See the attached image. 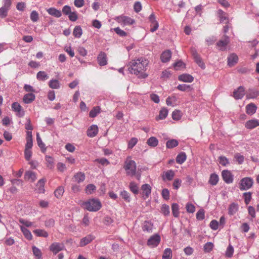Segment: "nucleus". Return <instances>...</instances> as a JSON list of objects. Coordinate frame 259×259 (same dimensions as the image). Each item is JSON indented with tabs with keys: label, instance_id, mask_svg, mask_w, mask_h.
<instances>
[{
	"label": "nucleus",
	"instance_id": "obj_1",
	"mask_svg": "<svg viewBox=\"0 0 259 259\" xmlns=\"http://www.w3.org/2000/svg\"><path fill=\"white\" fill-rule=\"evenodd\" d=\"M148 64V61L141 57L131 61L127 65L128 70L136 75L138 78H145L148 74L145 72Z\"/></svg>",
	"mask_w": 259,
	"mask_h": 259
},
{
	"label": "nucleus",
	"instance_id": "obj_2",
	"mask_svg": "<svg viewBox=\"0 0 259 259\" xmlns=\"http://www.w3.org/2000/svg\"><path fill=\"white\" fill-rule=\"evenodd\" d=\"M82 206L89 211H97L102 207V204L98 199L93 198L83 202Z\"/></svg>",
	"mask_w": 259,
	"mask_h": 259
},
{
	"label": "nucleus",
	"instance_id": "obj_3",
	"mask_svg": "<svg viewBox=\"0 0 259 259\" xmlns=\"http://www.w3.org/2000/svg\"><path fill=\"white\" fill-rule=\"evenodd\" d=\"M124 168L127 175L134 176L136 171V164L130 157H127L125 161Z\"/></svg>",
	"mask_w": 259,
	"mask_h": 259
},
{
	"label": "nucleus",
	"instance_id": "obj_4",
	"mask_svg": "<svg viewBox=\"0 0 259 259\" xmlns=\"http://www.w3.org/2000/svg\"><path fill=\"white\" fill-rule=\"evenodd\" d=\"M253 184V179L250 177H245L240 180L239 188L242 191L247 190L251 188Z\"/></svg>",
	"mask_w": 259,
	"mask_h": 259
},
{
	"label": "nucleus",
	"instance_id": "obj_5",
	"mask_svg": "<svg viewBox=\"0 0 259 259\" xmlns=\"http://www.w3.org/2000/svg\"><path fill=\"white\" fill-rule=\"evenodd\" d=\"M11 5V0H4L3 6L0 8V17L1 18H4L7 16Z\"/></svg>",
	"mask_w": 259,
	"mask_h": 259
},
{
	"label": "nucleus",
	"instance_id": "obj_6",
	"mask_svg": "<svg viewBox=\"0 0 259 259\" xmlns=\"http://www.w3.org/2000/svg\"><path fill=\"white\" fill-rule=\"evenodd\" d=\"M160 240L161 238L160 236L158 234H154L149 238L147 244L150 247H155L159 244Z\"/></svg>",
	"mask_w": 259,
	"mask_h": 259
},
{
	"label": "nucleus",
	"instance_id": "obj_7",
	"mask_svg": "<svg viewBox=\"0 0 259 259\" xmlns=\"http://www.w3.org/2000/svg\"><path fill=\"white\" fill-rule=\"evenodd\" d=\"M115 20L118 23L123 26L133 24L135 22L134 20L130 17L125 16H120L117 17Z\"/></svg>",
	"mask_w": 259,
	"mask_h": 259
},
{
	"label": "nucleus",
	"instance_id": "obj_8",
	"mask_svg": "<svg viewBox=\"0 0 259 259\" xmlns=\"http://www.w3.org/2000/svg\"><path fill=\"white\" fill-rule=\"evenodd\" d=\"M222 176L223 180L227 184L233 183L234 178L231 172L227 169L224 170L222 172Z\"/></svg>",
	"mask_w": 259,
	"mask_h": 259
},
{
	"label": "nucleus",
	"instance_id": "obj_9",
	"mask_svg": "<svg viewBox=\"0 0 259 259\" xmlns=\"http://www.w3.org/2000/svg\"><path fill=\"white\" fill-rule=\"evenodd\" d=\"M64 248V245L62 243L54 242L50 246V250L54 254H56L59 251L63 250Z\"/></svg>",
	"mask_w": 259,
	"mask_h": 259
},
{
	"label": "nucleus",
	"instance_id": "obj_10",
	"mask_svg": "<svg viewBox=\"0 0 259 259\" xmlns=\"http://www.w3.org/2000/svg\"><path fill=\"white\" fill-rule=\"evenodd\" d=\"M244 95L245 90L242 86H240L237 90L233 92V97L236 100L242 99Z\"/></svg>",
	"mask_w": 259,
	"mask_h": 259
},
{
	"label": "nucleus",
	"instance_id": "obj_11",
	"mask_svg": "<svg viewBox=\"0 0 259 259\" xmlns=\"http://www.w3.org/2000/svg\"><path fill=\"white\" fill-rule=\"evenodd\" d=\"M229 42V37L225 35L223 39L220 40L217 43L218 49L221 51L226 50V46Z\"/></svg>",
	"mask_w": 259,
	"mask_h": 259
},
{
	"label": "nucleus",
	"instance_id": "obj_12",
	"mask_svg": "<svg viewBox=\"0 0 259 259\" xmlns=\"http://www.w3.org/2000/svg\"><path fill=\"white\" fill-rule=\"evenodd\" d=\"M258 126H259V120L256 119L249 120L245 124V127L249 130H252Z\"/></svg>",
	"mask_w": 259,
	"mask_h": 259
},
{
	"label": "nucleus",
	"instance_id": "obj_13",
	"mask_svg": "<svg viewBox=\"0 0 259 259\" xmlns=\"http://www.w3.org/2000/svg\"><path fill=\"white\" fill-rule=\"evenodd\" d=\"M107 55L106 53L101 52L97 57V61L99 65L102 66L107 64Z\"/></svg>",
	"mask_w": 259,
	"mask_h": 259
},
{
	"label": "nucleus",
	"instance_id": "obj_14",
	"mask_svg": "<svg viewBox=\"0 0 259 259\" xmlns=\"http://www.w3.org/2000/svg\"><path fill=\"white\" fill-rule=\"evenodd\" d=\"M94 239L95 237L93 235H88L85 237L81 239L79 242V246L81 247L84 246L91 243Z\"/></svg>",
	"mask_w": 259,
	"mask_h": 259
},
{
	"label": "nucleus",
	"instance_id": "obj_15",
	"mask_svg": "<svg viewBox=\"0 0 259 259\" xmlns=\"http://www.w3.org/2000/svg\"><path fill=\"white\" fill-rule=\"evenodd\" d=\"M98 127L96 125H92L90 126L87 131V135L89 137H95L98 133Z\"/></svg>",
	"mask_w": 259,
	"mask_h": 259
},
{
	"label": "nucleus",
	"instance_id": "obj_16",
	"mask_svg": "<svg viewBox=\"0 0 259 259\" xmlns=\"http://www.w3.org/2000/svg\"><path fill=\"white\" fill-rule=\"evenodd\" d=\"M238 61L237 55L234 53L230 54L228 57V65L230 67L234 66Z\"/></svg>",
	"mask_w": 259,
	"mask_h": 259
},
{
	"label": "nucleus",
	"instance_id": "obj_17",
	"mask_svg": "<svg viewBox=\"0 0 259 259\" xmlns=\"http://www.w3.org/2000/svg\"><path fill=\"white\" fill-rule=\"evenodd\" d=\"M175 176V172L174 170L170 169L163 172L161 177L163 181L168 180L171 181L173 179Z\"/></svg>",
	"mask_w": 259,
	"mask_h": 259
},
{
	"label": "nucleus",
	"instance_id": "obj_18",
	"mask_svg": "<svg viewBox=\"0 0 259 259\" xmlns=\"http://www.w3.org/2000/svg\"><path fill=\"white\" fill-rule=\"evenodd\" d=\"M142 193L144 196H145V199L148 198L151 193V187L150 185L148 184H144L141 187Z\"/></svg>",
	"mask_w": 259,
	"mask_h": 259
},
{
	"label": "nucleus",
	"instance_id": "obj_19",
	"mask_svg": "<svg viewBox=\"0 0 259 259\" xmlns=\"http://www.w3.org/2000/svg\"><path fill=\"white\" fill-rule=\"evenodd\" d=\"M12 108L13 110L17 112V115L19 116H23L24 113L22 112V107L17 102H14L12 105Z\"/></svg>",
	"mask_w": 259,
	"mask_h": 259
},
{
	"label": "nucleus",
	"instance_id": "obj_20",
	"mask_svg": "<svg viewBox=\"0 0 259 259\" xmlns=\"http://www.w3.org/2000/svg\"><path fill=\"white\" fill-rule=\"evenodd\" d=\"M246 112L248 115L254 114L256 111L257 107L254 103H250L246 106Z\"/></svg>",
	"mask_w": 259,
	"mask_h": 259
},
{
	"label": "nucleus",
	"instance_id": "obj_21",
	"mask_svg": "<svg viewBox=\"0 0 259 259\" xmlns=\"http://www.w3.org/2000/svg\"><path fill=\"white\" fill-rule=\"evenodd\" d=\"M178 79L183 82H192L194 80V78L190 74H183L179 76Z\"/></svg>",
	"mask_w": 259,
	"mask_h": 259
},
{
	"label": "nucleus",
	"instance_id": "obj_22",
	"mask_svg": "<svg viewBox=\"0 0 259 259\" xmlns=\"http://www.w3.org/2000/svg\"><path fill=\"white\" fill-rule=\"evenodd\" d=\"M20 228L24 236L27 240H31L32 239V235L28 229L22 225L20 226Z\"/></svg>",
	"mask_w": 259,
	"mask_h": 259
},
{
	"label": "nucleus",
	"instance_id": "obj_23",
	"mask_svg": "<svg viewBox=\"0 0 259 259\" xmlns=\"http://www.w3.org/2000/svg\"><path fill=\"white\" fill-rule=\"evenodd\" d=\"M85 176L84 173L81 172H78L73 176V181L77 183H80L84 181Z\"/></svg>",
	"mask_w": 259,
	"mask_h": 259
},
{
	"label": "nucleus",
	"instance_id": "obj_24",
	"mask_svg": "<svg viewBox=\"0 0 259 259\" xmlns=\"http://www.w3.org/2000/svg\"><path fill=\"white\" fill-rule=\"evenodd\" d=\"M192 54L194 58L195 59V61L196 63L202 68L204 69L205 67V64L202 61L200 57L197 54V53L195 51L192 52Z\"/></svg>",
	"mask_w": 259,
	"mask_h": 259
},
{
	"label": "nucleus",
	"instance_id": "obj_25",
	"mask_svg": "<svg viewBox=\"0 0 259 259\" xmlns=\"http://www.w3.org/2000/svg\"><path fill=\"white\" fill-rule=\"evenodd\" d=\"M24 178L27 181L33 182L36 179V176L35 172L32 171H27L25 174Z\"/></svg>",
	"mask_w": 259,
	"mask_h": 259
},
{
	"label": "nucleus",
	"instance_id": "obj_26",
	"mask_svg": "<svg viewBox=\"0 0 259 259\" xmlns=\"http://www.w3.org/2000/svg\"><path fill=\"white\" fill-rule=\"evenodd\" d=\"M171 57V52L169 50H166L163 52L161 55V60L162 62H167L169 61Z\"/></svg>",
	"mask_w": 259,
	"mask_h": 259
},
{
	"label": "nucleus",
	"instance_id": "obj_27",
	"mask_svg": "<svg viewBox=\"0 0 259 259\" xmlns=\"http://www.w3.org/2000/svg\"><path fill=\"white\" fill-rule=\"evenodd\" d=\"M238 205L235 203H232L228 207V213L230 215L235 214L238 210Z\"/></svg>",
	"mask_w": 259,
	"mask_h": 259
},
{
	"label": "nucleus",
	"instance_id": "obj_28",
	"mask_svg": "<svg viewBox=\"0 0 259 259\" xmlns=\"http://www.w3.org/2000/svg\"><path fill=\"white\" fill-rule=\"evenodd\" d=\"M218 14L221 23L225 22L226 24L228 23V18L227 16V14L225 12L222 10H219L218 12Z\"/></svg>",
	"mask_w": 259,
	"mask_h": 259
},
{
	"label": "nucleus",
	"instance_id": "obj_29",
	"mask_svg": "<svg viewBox=\"0 0 259 259\" xmlns=\"http://www.w3.org/2000/svg\"><path fill=\"white\" fill-rule=\"evenodd\" d=\"M168 115V110L166 108L163 107L159 111V115L156 117V120H162L165 119Z\"/></svg>",
	"mask_w": 259,
	"mask_h": 259
},
{
	"label": "nucleus",
	"instance_id": "obj_30",
	"mask_svg": "<svg viewBox=\"0 0 259 259\" xmlns=\"http://www.w3.org/2000/svg\"><path fill=\"white\" fill-rule=\"evenodd\" d=\"M35 99V96L33 93L26 94L23 99L24 102L26 104H29L33 102Z\"/></svg>",
	"mask_w": 259,
	"mask_h": 259
},
{
	"label": "nucleus",
	"instance_id": "obj_31",
	"mask_svg": "<svg viewBox=\"0 0 259 259\" xmlns=\"http://www.w3.org/2000/svg\"><path fill=\"white\" fill-rule=\"evenodd\" d=\"M259 95V92L257 90L249 89L246 94L247 99H253L256 98Z\"/></svg>",
	"mask_w": 259,
	"mask_h": 259
},
{
	"label": "nucleus",
	"instance_id": "obj_32",
	"mask_svg": "<svg viewBox=\"0 0 259 259\" xmlns=\"http://www.w3.org/2000/svg\"><path fill=\"white\" fill-rule=\"evenodd\" d=\"M45 182L46 180L44 179H41L38 181L36 185L38 193H44L45 192L44 186Z\"/></svg>",
	"mask_w": 259,
	"mask_h": 259
},
{
	"label": "nucleus",
	"instance_id": "obj_33",
	"mask_svg": "<svg viewBox=\"0 0 259 259\" xmlns=\"http://www.w3.org/2000/svg\"><path fill=\"white\" fill-rule=\"evenodd\" d=\"M219 178L218 175L212 174L210 175L208 183L212 186L216 185L219 182Z\"/></svg>",
	"mask_w": 259,
	"mask_h": 259
},
{
	"label": "nucleus",
	"instance_id": "obj_34",
	"mask_svg": "<svg viewBox=\"0 0 259 259\" xmlns=\"http://www.w3.org/2000/svg\"><path fill=\"white\" fill-rule=\"evenodd\" d=\"M47 12L50 15L54 16L57 18H59L62 15L61 11L54 8H49L47 10Z\"/></svg>",
	"mask_w": 259,
	"mask_h": 259
},
{
	"label": "nucleus",
	"instance_id": "obj_35",
	"mask_svg": "<svg viewBox=\"0 0 259 259\" xmlns=\"http://www.w3.org/2000/svg\"><path fill=\"white\" fill-rule=\"evenodd\" d=\"M33 232L37 237L46 238L48 237L49 235L48 232L43 229H36L34 230Z\"/></svg>",
	"mask_w": 259,
	"mask_h": 259
},
{
	"label": "nucleus",
	"instance_id": "obj_36",
	"mask_svg": "<svg viewBox=\"0 0 259 259\" xmlns=\"http://www.w3.org/2000/svg\"><path fill=\"white\" fill-rule=\"evenodd\" d=\"M177 99L175 96H169L166 100V104L172 107L177 105Z\"/></svg>",
	"mask_w": 259,
	"mask_h": 259
},
{
	"label": "nucleus",
	"instance_id": "obj_37",
	"mask_svg": "<svg viewBox=\"0 0 259 259\" xmlns=\"http://www.w3.org/2000/svg\"><path fill=\"white\" fill-rule=\"evenodd\" d=\"M187 155L184 152H181L176 157V162L179 164L183 163L186 160Z\"/></svg>",
	"mask_w": 259,
	"mask_h": 259
},
{
	"label": "nucleus",
	"instance_id": "obj_38",
	"mask_svg": "<svg viewBox=\"0 0 259 259\" xmlns=\"http://www.w3.org/2000/svg\"><path fill=\"white\" fill-rule=\"evenodd\" d=\"M82 34V30L80 26H76L74 27L73 31V35L75 37L80 38Z\"/></svg>",
	"mask_w": 259,
	"mask_h": 259
},
{
	"label": "nucleus",
	"instance_id": "obj_39",
	"mask_svg": "<svg viewBox=\"0 0 259 259\" xmlns=\"http://www.w3.org/2000/svg\"><path fill=\"white\" fill-rule=\"evenodd\" d=\"M36 78L39 80L44 81L49 78V76L45 71H40L37 73Z\"/></svg>",
	"mask_w": 259,
	"mask_h": 259
},
{
	"label": "nucleus",
	"instance_id": "obj_40",
	"mask_svg": "<svg viewBox=\"0 0 259 259\" xmlns=\"http://www.w3.org/2000/svg\"><path fill=\"white\" fill-rule=\"evenodd\" d=\"M183 113L179 110H175L172 113V118L174 120H179L181 119Z\"/></svg>",
	"mask_w": 259,
	"mask_h": 259
},
{
	"label": "nucleus",
	"instance_id": "obj_41",
	"mask_svg": "<svg viewBox=\"0 0 259 259\" xmlns=\"http://www.w3.org/2000/svg\"><path fill=\"white\" fill-rule=\"evenodd\" d=\"M179 144V142L177 140L172 139L167 141L166 147L167 148L171 149L177 147Z\"/></svg>",
	"mask_w": 259,
	"mask_h": 259
},
{
	"label": "nucleus",
	"instance_id": "obj_42",
	"mask_svg": "<svg viewBox=\"0 0 259 259\" xmlns=\"http://www.w3.org/2000/svg\"><path fill=\"white\" fill-rule=\"evenodd\" d=\"M36 141L37 145L39 146V147L41 149V150L42 152L46 151V148L45 147V144L42 141V140L39 136V134L38 133L36 134Z\"/></svg>",
	"mask_w": 259,
	"mask_h": 259
},
{
	"label": "nucleus",
	"instance_id": "obj_43",
	"mask_svg": "<svg viewBox=\"0 0 259 259\" xmlns=\"http://www.w3.org/2000/svg\"><path fill=\"white\" fill-rule=\"evenodd\" d=\"M172 256V251L170 248H166L162 255V259H171Z\"/></svg>",
	"mask_w": 259,
	"mask_h": 259
},
{
	"label": "nucleus",
	"instance_id": "obj_44",
	"mask_svg": "<svg viewBox=\"0 0 259 259\" xmlns=\"http://www.w3.org/2000/svg\"><path fill=\"white\" fill-rule=\"evenodd\" d=\"M100 111L101 108L99 106L94 107L90 112L89 116L90 117H95Z\"/></svg>",
	"mask_w": 259,
	"mask_h": 259
},
{
	"label": "nucleus",
	"instance_id": "obj_45",
	"mask_svg": "<svg viewBox=\"0 0 259 259\" xmlns=\"http://www.w3.org/2000/svg\"><path fill=\"white\" fill-rule=\"evenodd\" d=\"M147 144L151 147H156L158 144V141L156 138L151 137L148 139Z\"/></svg>",
	"mask_w": 259,
	"mask_h": 259
},
{
	"label": "nucleus",
	"instance_id": "obj_46",
	"mask_svg": "<svg viewBox=\"0 0 259 259\" xmlns=\"http://www.w3.org/2000/svg\"><path fill=\"white\" fill-rule=\"evenodd\" d=\"M218 161L219 163L224 166H226L227 165L229 164V161L228 159L224 156H221L219 157Z\"/></svg>",
	"mask_w": 259,
	"mask_h": 259
},
{
	"label": "nucleus",
	"instance_id": "obj_47",
	"mask_svg": "<svg viewBox=\"0 0 259 259\" xmlns=\"http://www.w3.org/2000/svg\"><path fill=\"white\" fill-rule=\"evenodd\" d=\"M172 213L175 217H178L179 215V206L177 203H174L171 206Z\"/></svg>",
	"mask_w": 259,
	"mask_h": 259
},
{
	"label": "nucleus",
	"instance_id": "obj_48",
	"mask_svg": "<svg viewBox=\"0 0 259 259\" xmlns=\"http://www.w3.org/2000/svg\"><path fill=\"white\" fill-rule=\"evenodd\" d=\"M50 88L54 89H57L59 88V82L57 79H52L49 81Z\"/></svg>",
	"mask_w": 259,
	"mask_h": 259
},
{
	"label": "nucleus",
	"instance_id": "obj_49",
	"mask_svg": "<svg viewBox=\"0 0 259 259\" xmlns=\"http://www.w3.org/2000/svg\"><path fill=\"white\" fill-rule=\"evenodd\" d=\"M19 222L22 224L25 227H31L33 226V223L29 221L25 220L24 219L20 218L19 220Z\"/></svg>",
	"mask_w": 259,
	"mask_h": 259
},
{
	"label": "nucleus",
	"instance_id": "obj_50",
	"mask_svg": "<svg viewBox=\"0 0 259 259\" xmlns=\"http://www.w3.org/2000/svg\"><path fill=\"white\" fill-rule=\"evenodd\" d=\"M64 192V188L62 187H59L54 192L55 196L57 198H60Z\"/></svg>",
	"mask_w": 259,
	"mask_h": 259
},
{
	"label": "nucleus",
	"instance_id": "obj_51",
	"mask_svg": "<svg viewBox=\"0 0 259 259\" xmlns=\"http://www.w3.org/2000/svg\"><path fill=\"white\" fill-rule=\"evenodd\" d=\"M96 187L93 184L88 185L85 188V193L88 194H92L96 190Z\"/></svg>",
	"mask_w": 259,
	"mask_h": 259
},
{
	"label": "nucleus",
	"instance_id": "obj_52",
	"mask_svg": "<svg viewBox=\"0 0 259 259\" xmlns=\"http://www.w3.org/2000/svg\"><path fill=\"white\" fill-rule=\"evenodd\" d=\"M130 190L133 192L135 194L138 193L139 188L135 182H131L130 184Z\"/></svg>",
	"mask_w": 259,
	"mask_h": 259
},
{
	"label": "nucleus",
	"instance_id": "obj_53",
	"mask_svg": "<svg viewBox=\"0 0 259 259\" xmlns=\"http://www.w3.org/2000/svg\"><path fill=\"white\" fill-rule=\"evenodd\" d=\"M46 160L47 162V167L50 169H52L54 167V159L53 158L49 156L46 157Z\"/></svg>",
	"mask_w": 259,
	"mask_h": 259
},
{
	"label": "nucleus",
	"instance_id": "obj_54",
	"mask_svg": "<svg viewBox=\"0 0 259 259\" xmlns=\"http://www.w3.org/2000/svg\"><path fill=\"white\" fill-rule=\"evenodd\" d=\"M234 253V248L231 245H229L227 248L226 251V256L228 257H231L232 256Z\"/></svg>",
	"mask_w": 259,
	"mask_h": 259
},
{
	"label": "nucleus",
	"instance_id": "obj_55",
	"mask_svg": "<svg viewBox=\"0 0 259 259\" xmlns=\"http://www.w3.org/2000/svg\"><path fill=\"white\" fill-rule=\"evenodd\" d=\"M30 17L31 20L32 22H35L38 20V13L36 11H32L30 14Z\"/></svg>",
	"mask_w": 259,
	"mask_h": 259
},
{
	"label": "nucleus",
	"instance_id": "obj_56",
	"mask_svg": "<svg viewBox=\"0 0 259 259\" xmlns=\"http://www.w3.org/2000/svg\"><path fill=\"white\" fill-rule=\"evenodd\" d=\"M213 248V244L211 242H207L204 246V250L205 252H210Z\"/></svg>",
	"mask_w": 259,
	"mask_h": 259
},
{
	"label": "nucleus",
	"instance_id": "obj_57",
	"mask_svg": "<svg viewBox=\"0 0 259 259\" xmlns=\"http://www.w3.org/2000/svg\"><path fill=\"white\" fill-rule=\"evenodd\" d=\"M152 229V225L149 222H145L143 227V230L144 231H147L148 232H151Z\"/></svg>",
	"mask_w": 259,
	"mask_h": 259
},
{
	"label": "nucleus",
	"instance_id": "obj_58",
	"mask_svg": "<svg viewBox=\"0 0 259 259\" xmlns=\"http://www.w3.org/2000/svg\"><path fill=\"white\" fill-rule=\"evenodd\" d=\"M161 212L165 215H169V207L168 205L166 204H163L162 205L161 208Z\"/></svg>",
	"mask_w": 259,
	"mask_h": 259
},
{
	"label": "nucleus",
	"instance_id": "obj_59",
	"mask_svg": "<svg viewBox=\"0 0 259 259\" xmlns=\"http://www.w3.org/2000/svg\"><path fill=\"white\" fill-rule=\"evenodd\" d=\"M32 155V152L31 149H25L24 156L27 161H29Z\"/></svg>",
	"mask_w": 259,
	"mask_h": 259
},
{
	"label": "nucleus",
	"instance_id": "obj_60",
	"mask_svg": "<svg viewBox=\"0 0 259 259\" xmlns=\"http://www.w3.org/2000/svg\"><path fill=\"white\" fill-rule=\"evenodd\" d=\"M243 197L244 198V202L246 204H248L251 199V193L250 192H246L243 193Z\"/></svg>",
	"mask_w": 259,
	"mask_h": 259
},
{
	"label": "nucleus",
	"instance_id": "obj_61",
	"mask_svg": "<svg viewBox=\"0 0 259 259\" xmlns=\"http://www.w3.org/2000/svg\"><path fill=\"white\" fill-rule=\"evenodd\" d=\"M138 139L136 138H132L128 143V148H133L137 143Z\"/></svg>",
	"mask_w": 259,
	"mask_h": 259
},
{
	"label": "nucleus",
	"instance_id": "obj_62",
	"mask_svg": "<svg viewBox=\"0 0 259 259\" xmlns=\"http://www.w3.org/2000/svg\"><path fill=\"white\" fill-rule=\"evenodd\" d=\"M32 251L34 255L36 256L38 258H40L41 257V252L39 249L35 246L32 247Z\"/></svg>",
	"mask_w": 259,
	"mask_h": 259
},
{
	"label": "nucleus",
	"instance_id": "obj_63",
	"mask_svg": "<svg viewBox=\"0 0 259 259\" xmlns=\"http://www.w3.org/2000/svg\"><path fill=\"white\" fill-rule=\"evenodd\" d=\"M69 19L73 22L77 20L78 16L76 12H71L68 15Z\"/></svg>",
	"mask_w": 259,
	"mask_h": 259
},
{
	"label": "nucleus",
	"instance_id": "obj_64",
	"mask_svg": "<svg viewBox=\"0 0 259 259\" xmlns=\"http://www.w3.org/2000/svg\"><path fill=\"white\" fill-rule=\"evenodd\" d=\"M209 226L213 230H217L219 227V222L216 220H212L210 222Z\"/></svg>",
	"mask_w": 259,
	"mask_h": 259
}]
</instances>
